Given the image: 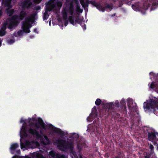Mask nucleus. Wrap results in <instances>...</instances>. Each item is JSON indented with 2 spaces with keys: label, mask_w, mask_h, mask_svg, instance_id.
Returning a JSON list of instances; mask_svg holds the SVG:
<instances>
[{
  "label": "nucleus",
  "mask_w": 158,
  "mask_h": 158,
  "mask_svg": "<svg viewBox=\"0 0 158 158\" xmlns=\"http://www.w3.org/2000/svg\"><path fill=\"white\" fill-rule=\"evenodd\" d=\"M79 1L82 7L85 10H88L89 4H92L99 11H102V12H105V10L107 9H109L110 11L112 9V5L106 2L105 3H104V6H103L101 5L100 3H97L95 0H79Z\"/></svg>",
  "instance_id": "f257e3e1"
},
{
  "label": "nucleus",
  "mask_w": 158,
  "mask_h": 158,
  "mask_svg": "<svg viewBox=\"0 0 158 158\" xmlns=\"http://www.w3.org/2000/svg\"><path fill=\"white\" fill-rule=\"evenodd\" d=\"M32 126H34L35 128L33 129L31 127L29 128L28 130L29 133L32 135L34 136H35L36 138L38 139H43L42 136L39 134L38 131H37V130L40 128L41 127L44 129H46V125L42 118H39L38 123H31L29 125L30 127H31Z\"/></svg>",
  "instance_id": "f03ea898"
},
{
  "label": "nucleus",
  "mask_w": 158,
  "mask_h": 158,
  "mask_svg": "<svg viewBox=\"0 0 158 158\" xmlns=\"http://www.w3.org/2000/svg\"><path fill=\"white\" fill-rule=\"evenodd\" d=\"M143 107L145 111L153 112L158 116V98H150L143 103Z\"/></svg>",
  "instance_id": "7ed1b4c3"
},
{
  "label": "nucleus",
  "mask_w": 158,
  "mask_h": 158,
  "mask_svg": "<svg viewBox=\"0 0 158 158\" xmlns=\"http://www.w3.org/2000/svg\"><path fill=\"white\" fill-rule=\"evenodd\" d=\"M57 146L60 149L64 151L66 150H69L74 148V144L72 141H69L65 140L59 139L56 140Z\"/></svg>",
  "instance_id": "20e7f679"
},
{
  "label": "nucleus",
  "mask_w": 158,
  "mask_h": 158,
  "mask_svg": "<svg viewBox=\"0 0 158 158\" xmlns=\"http://www.w3.org/2000/svg\"><path fill=\"white\" fill-rule=\"evenodd\" d=\"M32 17L29 16L25 18V21L22 23V28L25 33H29L30 32L29 28L31 27L30 22L32 19Z\"/></svg>",
  "instance_id": "39448f33"
},
{
  "label": "nucleus",
  "mask_w": 158,
  "mask_h": 158,
  "mask_svg": "<svg viewBox=\"0 0 158 158\" xmlns=\"http://www.w3.org/2000/svg\"><path fill=\"white\" fill-rule=\"evenodd\" d=\"M69 6H68L67 11L71 15L69 16V19L70 23L73 25L74 24V20L73 15L74 11V6L72 1L70 2L69 4Z\"/></svg>",
  "instance_id": "423d86ee"
},
{
  "label": "nucleus",
  "mask_w": 158,
  "mask_h": 158,
  "mask_svg": "<svg viewBox=\"0 0 158 158\" xmlns=\"http://www.w3.org/2000/svg\"><path fill=\"white\" fill-rule=\"evenodd\" d=\"M27 14L25 11L22 10L19 13V15H15L12 16V19L14 20H22L27 15Z\"/></svg>",
  "instance_id": "0eeeda50"
},
{
  "label": "nucleus",
  "mask_w": 158,
  "mask_h": 158,
  "mask_svg": "<svg viewBox=\"0 0 158 158\" xmlns=\"http://www.w3.org/2000/svg\"><path fill=\"white\" fill-rule=\"evenodd\" d=\"M127 105L129 109L131 110L133 109L137 113L138 108L137 105L135 103H133V100L131 98H129L128 100Z\"/></svg>",
  "instance_id": "6e6552de"
},
{
  "label": "nucleus",
  "mask_w": 158,
  "mask_h": 158,
  "mask_svg": "<svg viewBox=\"0 0 158 158\" xmlns=\"http://www.w3.org/2000/svg\"><path fill=\"white\" fill-rule=\"evenodd\" d=\"M113 102H110L105 104V106L106 109L105 110H103V111H105V113L104 114V115L106 114L108 115L109 113H110L114 110L113 108Z\"/></svg>",
  "instance_id": "1a4fd4ad"
},
{
  "label": "nucleus",
  "mask_w": 158,
  "mask_h": 158,
  "mask_svg": "<svg viewBox=\"0 0 158 158\" xmlns=\"http://www.w3.org/2000/svg\"><path fill=\"white\" fill-rule=\"evenodd\" d=\"M98 117V112L96 106H94L93 108V110H92V113L90 114L89 116L87 118V120L90 122L91 121Z\"/></svg>",
  "instance_id": "9d476101"
},
{
  "label": "nucleus",
  "mask_w": 158,
  "mask_h": 158,
  "mask_svg": "<svg viewBox=\"0 0 158 158\" xmlns=\"http://www.w3.org/2000/svg\"><path fill=\"white\" fill-rule=\"evenodd\" d=\"M148 140L149 141H153L156 140L157 137L156 135H158V133L155 132H148Z\"/></svg>",
  "instance_id": "9b49d317"
},
{
  "label": "nucleus",
  "mask_w": 158,
  "mask_h": 158,
  "mask_svg": "<svg viewBox=\"0 0 158 158\" xmlns=\"http://www.w3.org/2000/svg\"><path fill=\"white\" fill-rule=\"evenodd\" d=\"M19 23V21L18 20L13 19L12 16L10 19V23L8 26V28L10 29H11L14 27L16 26Z\"/></svg>",
  "instance_id": "f8f14e48"
},
{
  "label": "nucleus",
  "mask_w": 158,
  "mask_h": 158,
  "mask_svg": "<svg viewBox=\"0 0 158 158\" xmlns=\"http://www.w3.org/2000/svg\"><path fill=\"white\" fill-rule=\"evenodd\" d=\"M32 5L30 0H24L22 3V7L23 9H28Z\"/></svg>",
  "instance_id": "ddd939ff"
},
{
  "label": "nucleus",
  "mask_w": 158,
  "mask_h": 158,
  "mask_svg": "<svg viewBox=\"0 0 158 158\" xmlns=\"http://www.w3.org/2000/svg\"><path fill=\"white\" fill-rule=\"evenodd\" d=\"M157 78H158V75L157 76ZM156 82H152V83L150 84V83L148 84L149 88L153 89H157L158 90V80L156 81Z\"/></svg>",
  "instance_id": "4468645a"
},
{
  "label": "nucleus",
  "mask_w": 158,
  "mask_h": 158,
  "mask_svg": "<svg viewBox=\"0 0 158 158\" xmlns=\"http://www.w3.org/2000/svg\"><path fill=\"white\" fill-rule=\"evenodd\" d=\"M19 147V144L17 143H14L12 144L10 148V149L12 153L14 152L15 150Z\"/></svg>",
  "instance_id": "2eb2a0df"
},
{
  "label": "nucleus",
  "mask_w": 158,
  "mask_h": 158,
  "mask_svg": "<svg viewBox=\"0 0 158 158\" xmlns=\"http://www.w3.org/2000/svg\"><path fill=\"white\" fill-rule=\"evenodd\" d=\"M111 115L113 117L116 118H118L120 116V114L114 111V109L110 113H109L108 115Z\"/></svg>",
  "instance_id": "dca6fc26"
},
{
  "label": "nucleus",
  "mask_w": 158,
  "mask_h": 158,
  "mask_svg": "<svg viewBox=\"0 0 158 158\" xmlns=\"http://www.w3.org/2000/svg\"><path fill=\"white\" fill-rule=\"evenodd\" d=\"M12 0H2V4L4 6L9 7L11 5Z\"/></svg>",
  "instance_id": "f3484780"
},
{
  "label": "nucleus",
  "mask_w": 158,
  "mask_h": 158,
  "mask_svg": "<svg viewBox=\"0 0 158 158\" xmlns=\"http://www.w3.org/2000/svg\"><path fill=\"white\" fill-rule=\"evenodd\" d=\"M67 11L66 9H64L62 12L63 19L64 20H66L67 19Z\"/></svg>",
  "instance_id": "a211bd4d"
},
{
  "label": "nucleus",
  "mask_w": 158,
  "mask_h": 158,
  "mask_svg": "<svg viewBox=\"0 0 158 158\" xmlns=\"http://www.w3.org/2000/svg\"><path fill=\"white\" fill-rule=\"evenodd\" d=\"M84 144V143L81 142L80 141L77 143V148L78 151H81L82 146Z\"/></svg>",
  "instance_id": "6ab92c4d"
},
{
  "label": "nucleus",
  "mask_w": 158,
  "mask_h": 158,
  "mask_svg": "<svg viewBox=\"0 0 158 158\" xmlns=\"http://www.w3.org/2000/svg\"><path fill=\"white\" fill-rule=\"evenodd\" d=\"M55 1V0H50L49 2V5L52 8H55L56 6V3H54Z\"/></svg>",
  "instance_id": "aec40b11"
},
{
  "label": "nucleus",
  "mask_w": 158,
  "mask_h": 158,
  "mask_svg": "<svg viewBox=\"0 0 158 158\" xmlns=\"http://www.w3.org/2000/svg\"><path fill=\"white\" fill-rule=\"evenodd\" d=\"M131 6L132 9L136 11H140V10L139 6H137L136 4H132Z\"/></svg>",
  "instance_id": "412c9836"
},
{
  "label": "nucleus",
  "mask_w": 158,
  "mask_h": 158,
  "mask_svg": "<svg viewBox=\"0 0 158 158\" xmlns=\"http://www.w3.org/2000/svg\"><path fill=\"white\" fill-rule=\"evenodd\" d=\"M75 23L74 22V24L73 25L75 24L76 23L80 24L82 22V20L81 19H80L79 16H77L75 18Z\"/></svg>",
  "instance_id": "4be33fe9"
},
{
  "label": "nucleus",
  "mask_w": 158,
  "mask_h": 158,
  "mask_svg": "<svg viewBox=\"0 0 158 158\" xmlns=\"http://www.w3.org/2000/svg\"><path fill=\"white\" fill-rule=\"evenodd\" d=\"M57 154L53 151H51L49 152V155L53 158H56Z\"/></svg>",
  "instance_id": "5701e85b"
},
{
  "label": "nucleus",
  "mask_w": 158,
  "mask_h": 158,
  "mask_svg": "<svg viewBox=\"0 0 158 158\" xmlns=\"http://www.w3.org/2000/svg\"><path fill=\"white\" fill-rule=\"evenodd\" d=\"M55 131L60 134V135L62 136H64V132L62 131L60 129L58 128Z\"/></svg>",
  "instance_id": "b1692460"
},
{
  "label": "nucleus",
  "mask_w": 158,
  "mask_h": 158,
  "mask_svg": "<svg viewBox=\"0 0 158 158\" xmlns=\"http://www.w3.org/2000/svg\"><path fill=\"white\" fill-rule=\"evenodd\" d=\"M49 16V15H48V11L47 10H46L45 13L44 14V16L43 17V19L44 20H47Z\"/></svg>",
  "instance_id": "393cba45"
},
{
  "label": "nucleus",
  "mask_w": 158,
  "mask_h": 158,
  "mask_svg": "<svg viewBox=\"0 0 158 158\" xmlns=\"http://www.w3.org/2000/svg\"><path fill=\"white\" fill-rule=\"evenodd\" d=\"M27 131H21V137L22 138L23 137H26L28 136V134L27 132Z\"/></svg>",
  "instance_id": "a878e982"
},
{
  "label": "nucleus",
  "mask_w": 158,
  "mask_h": 158,
  "mask_svg": "<svg viewBox=\"0 0 158 158\" xmlns=\"http://www.w3.org/2000/svg\"><path fill=\"white\" fill-rule=\"evenodd\" d=\"M149 148L150 149V154H152L154 152V147L153 145L150 143L149 145Z\"/></svg>",
  "instance_id": "bb28decb"
},
{
  "label": "nucleus",
  "mask_w": 158,
  "mask_h": 158,
  "mask_svg": "<svg viewBox=\"0 0 158 158\" xmlns=\"http://www.w3.org/2000/svg\"><path fill=\"white\" fill-rule=\"evenodd\" d=\"M76 10L77 12L82 13L83 10L80 8V5H76Z\"/></svg>",
  "instance_id": "cd10ccee"
},
{
  "label": "nucleus",
  "mask_w": 158,
  "mask_h": 158,
  "mask_svg": "<svg viewBox=\"0 0 158 158\" xmlns=\"http://www.w3.org/2000/svg\"><path fill=\"white\" fill-rule=\"evenodd\" d=\"M149 75L150 76H153V78L156 81H157L158 80V78H157L156 77L158 75V74L156 75L153 72H151L149 73Z\"/></svg>",
  "instance_id": "c85d7f7f"
},
{
  "label": "nucleus",
  "mask_w": 158,
  "mask_h": 158,
  "mask_svg": "<svg viewBox=\"0 0 158 158\" xmlns=\"http://www.w3.org/2000/svg\"><path fill=\"white\" fill-rule=\"evenodd\" d=\"M121 109L122 110V113L124 114H126L127 113V110L126 106H122L121 107Z\"/></svg>",
  "instance_id": "c756f323"
},
{
  "label": "nucleus",
  "mask_w": 158,
  "mask_h": 158,
  "mask_svg": "<svg viewBox=\"0 0 158 158\" xmlns=\"http://www.w3.org/2000/svg\"><path fill=\"white\" fill-rule=\"evenodd\" d=\"M101 102L102 101L100 99L98 98L95 101V104L97 106H98L101 104Z\"/></svg>",
  "instance_id": "7c9ffc66"
},
{
  "label": "nucleus",
  "mask_w": 158,
  "mask_h": 158,
  "mask_svg": "<svg viewBox=\"0 0 158 158\" xmlns=\"http://www.w3.org/2000/svg\"><path fill=\"white\" fill-rule=\"evenodd\" d=\"M74 148H73L72 149H71V150H70L69 151L70 153L72 154L75 157H76L77 156V155L76 154V152L73 150Z\"/></svg>",
  "instance_id": "2f4dec72"
},
{
  "label": "nucleus",
  "mask_w": 158,
  "mask_h": 158,
  "mask_svg": "<svg viewBox=\"0 0 158 158\" xmlns=\"http://www.w3.org/2000/svg\"><path fill=\"white\" fill-rule=\"evenodd\" d=\"M7 13L9 14V15L10 16H11L12 14L14 12V10L13 9H11L9 10H8L7 11Z\"/></svg>",
  "instance_id": "473e14b6"
},
{
  "label": "nucleus",
  "mask_w": 158,
  "mask_h": 158,
  "mask_svg": "<svg viewBox=\"0 0 158 158\" xmlns=\"http://www.w3.org/2000/svg\"><path fill=\"white\" fill-rule=\"evenodd\" d=\"M56 4V6L59 8H60L62 6V3L61 1H57Z\"/></svg>",
  "instance_id": "72a5a7b5"
},
{
  "label": "nucleus",
  "mask_w": 158,
  "mask_h": 158,
  "mask_svg": "<svg viewBox=\"0 0 158 158\" xmlns=\"http://www.w3.org/2000/svg\"><path fill=\"white\" fill-rule=\"evenodd\" d=\"M44 139H45V140L46 141V143L47 144H49L50 143V140L49 139L47 136L46 135H44Z\"/></svg>",
  "instance_id": "f704fd0d"
},
{
  "label": "nucleus",
  "mask_w": 158,
  "mask_h": 158,
  "mask_svg": "<svg viewBox=\"0 0 158 158\" xmlns=\"http://www.w3.org/2000/svg\"><path fill=\"white\" fill-rule=\"evenodd\" d=\"M27 126L26 125H23L21 127V131H27Z\"/></svg>",
  "instance_id": "c9c22d12"
},
{
  "label": "nucleus",
  "mask_w": 158,
  "mask_h": 158,
  "mask_svg": "<svg viewBox=\"0 0 158 158\" xmlns=\"http://www.w3.org/2000/svg\"><path fill=\"white\" fill-rule=\"evenodd\" d=\"M113 107L114 106H115L116 107H119L120 106L119 102L118 101H116L114 103L113 102Z\"/></svg>",
  "instance_id": "e433bc0d"
},
{
  "label": "nucleus",
  "mask_w": 158,
  "mask_h": 158,
  "mask_svg": "<svg viewBox=\"0 0 158 158\" xmlns=\"http://www.w3.org/2000/svg\"><path fill=\"white\" fill-rule=\"evenodd\" d=\"M56 158H65V156L64 155H61L60 154H57Z\"/></svg>",
  "instance_id": "4c0bfd02"
},
{
  "label": "nucleus",
  "mask_w": 158,
  "mask_h": 158,
  "mask_svg": "<svg viewBox=\"0 0 158 158\" xmlns=\"http://www.w3.org/2000/svg\"><path fill=\"white\" fill-rule=\"evenodd\" d=\"M23 32H24L23 31V30H20L18 31L17 35L19 36H20L23 35Z\"/></svg>",
  "instance_id": "58836bf2"
},
{
  "label": "nucleus",
  "mask_w": 158,
  "mask_h": 158,
  "mask_svg": "<svg viewBox=\"0 0 158 158\" xmlns=\"http://www.w3.org/2000/svg\"><path fill=\"white\" fill-rule=\"evenodd\" d=\"M6 29V24L5 25V23H4L3 25L2 26L1 28V30L4 31H6L5 30Z\"/></svg>",
  "instance_id": "ea45409f"
},
{
  "label": "nucleus",
  "mask_w": 158,
  "mask_h": 158,
  "mask_svg": "<svg viewBox=\"0 0 158 158\" xmlns=\"http://www.w3.org/2000/svg\"><path fill=\"white\" fill-rule=\"evenodd\" d=\"M121 104L122 105V106H126V103L125 101V100L123 99L120 102Z\"/></svg>",
  "instance_id": "a19ab883"
},
{
  "label": "nucleus",
  "mask_w": 158,
  "mask_h": 158,
  "mask_svg": "<svg viewBox=\"0 0 158 158\" xmlns=\"http://www.w3.org/2000/svg\"><path fill=\"white\" fill-rule=\"evenodd\" d=\"M6 34V31H4L0 30V36H2Z\"/></svg>",
  "instance_id": "79ce46f5"
},
{
  "label": "nucleus",
  "mask_w": 158,
  "mask_h": 158,
  "mask_svg": "<svg viewBox=\"0 0 158 158\" xmlns=\"http://www.w3.org/2000/svg\"><path fill=\"white\" fill-rule=\"evenodd\" d=\"M15 40L14 39H10V40H8V43L11 44L14 43L15 42Z\"/></svg>",
  "instance_id": "37998d69"
},
{
  "label": "nucleus",
  "mask_w": 158,
  "mask_h": 158,
  "mask_svg": "<svg viewBox=\"0 0 158 158\" xmlns=\"http://www.w3.org/2000/svg\"><path fill=\"white\" fill-rule=\"evenodd\" d=\"M42 0H33L34 2L35 3L39 4L40 3Z\"/></svg>",
  "instance_id": "c03bdc74"
},
{
  "label": "nucleus",
  "mask_w": 158,
  "mask_h": 158,
  "mask_svg": "<svg viewBox=\"0 0 158 158\" xmlns=\"http://www.w3.org/2000/svg\"><path fill=\"white\" fill-rule=\"evenodd\" d=\"M41 8L40 6H38L35 7V10H40Z\"/></svg>",
  "instance_id": "a18cd8bd"
},
{
  "label": "nucleus",
  "mask_w": 158,
  "mask_h": 158,
  "mask_svg": "<svg viewBox=\"0 0 158 158\" xmlns=\"http://www.w3.org/2000/svg\"><path fill=\"white\" fill-rule=\"evenodd\" d=\"M64 20V26H66L68 23V21L67 19Z\"/></svg>",
  "instance_id": "49530a36"
},
{
  "label": "nucleus",
  "mask_w": 158,
  "mask_h": 158,
  "mask_svg": "<svg viewBox=\"0 0 158 158\" xmlns=\"http://www.w3.org/2000/svg\"><path fill=\"white\" fill-rule=\"evenodd\" d=\"M74 0L75 2L76 5H80L78 0Z\"/></svg>",
  "instance_id": "de8ad7c7"
},
{
  "label": "nucleus",
  "mask_w": 158,
  "mask_h": 158,
  "mask_svg": "<svg viewBox=\"0 0 158 158\" xmlns=\"http://www.w3.org/2000/svg\"><path fill=\"white\" fill-rule=\"evenodd\" d=\"M148 9V6H147L145 8V10H147ZM142 13L143 14H145L146 13L145 10L143 11L142 12Z\"/></svg>",
  "instance_id": "09e8293b"
},
{
  "label": "nucleus",
  "mask_w": 158,
  "mask_h": 158,
  "mask_svg": "<svg viewBox=\"0 0 158 158\" xmlns=\"http://www.w3.org/2000/svg\"><path fill=\"white\" fill-rule=\"evenodd\" d=\"M144 157L145 158H150V154H148L147 153H146V155Z\"/></svg>",
  "instance_id": "8fccbe9b"
},
{
  "label": "nucleus",
  "mask_w": 158,
  "mask_h": 158,
  "mask_svg": "<svg viewBox=\"0 0 158 158\" xmlns=\"http://www.w3.org/2000/svg\"><path fill=\"white\" fill-rule=\"evenodd\" d=\"M36 15H37L36 13H34L33 14H32V15L31 16H32V19H33Z\"/></svg>",
  "instance_id": "3c124183"
},
{
  "label": "nucleus",
  "mask_w": 158,
  "mask_h": 158,
  "mask_svg": "<svg viewBox=\"0 0 158 158\" xmlns=\"http://www.w3.org/2000/svg\"><path fill=\"white\" fill-rule=\"evenodd\" d=\"M25 146L24 145V144L23 143H21V149H22L23 148H24Z\"/></svg>",
  "instance_id": "603ef678"
},
{
  "label": "nucleus",
  "mask_w": 158,
  "mask_h": 158,
  "mask_svg": "<svg viewBox=\"0 0 158 158\" xmlns=\"http://www.w3.org/2000/svg\"><path fill=\"white\" fill-rule=\"evenodd\" d=\"M2 13L3 12L2 10L1 9L0 10V18L2 15Z\"/></svg>",
  "instance_id": "864d4df0"
},
{
  "label": "nucleus",
  "mask_w": 158,
  "mask_h": 158,
  "mask_svg": "<svg viewBox=\"0 0 158 158\" xmlns=\"http://www.w3.org/2000/svg\"><path fill=\"white\" fill-rule=\"evenodd\" d=\"M34 31L35 33H38V32L37 31V29L36 28H35L34 29Z\"/></svg>",
  "instance_id": "5fc2aeb1"
},
{
  "label": "nucleus",
  "mask_w": 158,
  "mask_h": 158,
  "mask_svg": "<svg viewBox=\"0 0 158 158\" xmlns=\"http://www.w3.org/2000/svg\"><path fill=\"white\" fill-rule=\"evenodd\" d=\"M20 122L21 123H23L24 122V120H23L22 118H21L20 121Z\"/></svg>",
  "instance_id": "6e6d98bb"
},
{
  "label": "nucleus",
  "mask_w": 158,
  "mask_h": 158,
  "mask_svg": "<svg viewBox=\"0 0 158 158\" xmlns=\"http://www.w3.org/2000/svg\"><path fill=\"white\" fill-rule=\"evenodd\" d=\"M79 158H83L82 157V155L80 154L79 156Z\"/></svg>",
  "instance_id": "4d7b16f0"
},
{
  "label": "nucleus",
  "mask_w": 158,
  "mask_h": 158,
  "mask_svg": "<svg viewBox=\"0 0 158 158\" xmlns=\"http://www.w3.org/2000/svg\"><path fill=\"white\" fill-rule=\"evenodd\" d=\"M83 28L84 30H85L86 28L85 27V24H84V26L83 27Z\"/></svg>",
  "instance_id": "13d9d810"
},
{
  "label": "nucleus",
  "mask_w": 158,
  "mask_h": 158,
  "mask_svg": "<svg viewBox=\"0 0 158 158\" xmlns=\"http://www.w3.org/2000/svg\"><path fill=\"white\" fill-rule=\"evenodd\" d=\"M16 152L18 154L20 152V150H17Z\"/></svg>",
  "instance_id": "bf43d9fd"
},
{
  "label": "nucleus",
  "mask_w": 158,
  "mask_h": 158,
  "mask_svg": "<svg viewBox=\"0 0 158 158\" xmlns=\"http://www.w3.org/2000/svg\"><path fill=\"white\" fill-rule=\"evenodd\" d=\"M120 146L121 148H123V145L122 144H121Z\"/></svg>",
  "instance_id": "052dcab7"
},
{
  "label": "nucleus",
  "mask_w": 158,
  "mask_h": 158,
  "mask_svg": "<svg viewBox=\"0 0 158 158\" xmlns=\"http://www.w3.org/2000/svg\"><path fill=\"white\" fill-rule=\"evenodd\" d=\"M115 158H121L120 157L118 156H115Z\"/></svg>",
  "instance_id": "680f3d73"
},
{
  "label": "nucleus",
  "mask_w": 158,
  "mask_h": 158,
  "mask_svg": "<svg viewBox=\"0 0 158 158\" xmlns=\"http://www.w3.org/2000/svg\"><path fill=\"white\" fill-rule=\"evenodd\" d=\"M2 40H0V47L2 45Z\"/></svg>",
  "instance_id": "e2e57ef3"
},
{
  "label": "nucleus",
  "mask_w": 158,
  "mask_h": 158,
  "mask_svg": "<svg viewBox=\"0 0 158 158\" xmlns=\"http://www.w3.org/2000/svg\"><path fill=\"white\" fill-rule=\"evenodd\" d=\"M13 35L15 36V37H16L17 36V34H15V33H14V34H13Z\"/></svg>",
  "instance_id": "0e129e2a"
},
{
  "label": "nucleus",
  "mask_w": 158,
  "mask_h": 158,
  "mask_svg": "<svg viewBox=\"0 0 158 158\" xmlns=\"http://www.w3.org/2000/svg\"><path fill=\"white\" fill-rule=\"evenodd\" d=\"M40 133H42V130H40Z\"/></svg>",
  "instance_id": "69168bd1"
},
{
  "label": "nucleus",
  "mask_w": 158,
  "mask_h": 158,
  "mask_svg": "<svg viewBox=\"0 0 158 158\" xmlns=\"http://www.w3.org/2000/svg\"><path fill=\"white\" fill-rule=\"evenodd\" d=\"M29 122H30L31 120V118H29Z\"/></svg>",
  "instance_id": "338daca9"
},
{
  "label": "nucleus",
  "mask_w": 158,
  "mask_h": 158,
  "mask_svg": "<svg viewBox=\"0 0 158 158\" xmlns=\"http://www.w3.org/2000/svg\"><path fill=\"white\" fill-rule=\"evenodd\" d=\"M38 155H40V156H42V154H39H39H38Z\"/></svg>",
  "instance_id": "774afa93"
}]
</instances>
